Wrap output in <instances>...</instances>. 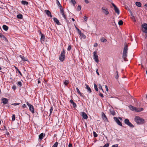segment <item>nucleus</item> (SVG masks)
<instances>
[{"label":"nucleus","mask_w":147,"mask_h":147,"mask_svg":"<svg viewBox=\"0 0 147 147\" xmlns=\"http://www.w3.org/2000/svg\"><path fill=\"white\" fill-rule=\"evenodd\" d=\"M23 56L22 55H20V57L22 59L23 58Z\"/></svg>","instance_id":"nucleus-64"},{"label":"nucleus","mask_w":147,"mask_h":147,"mask_svg":"<svg viewBox=\"0 0 147 147\" xmlns=\"http://www.w3.org/2000/svg\"><path fill=\"white\" fill-rule=\"evenodd\" d=\"M115 74L116 75V76H115V78L116 79H118L119 78V75H118V71L117 70V69H116V71L115 72Z\"/></svg>","instance_id":"nucleus-25"},{"label":"nucleus","mask_w":147,"mask_h":147,"mask_svg":"<svg viewBox=\"0 0 147 147\" xmlns=\"http://www.w3.org/2000/svg\"><path fill=\"white\" fill-rule=\"evenodd\" d=\"M26 107V105L25 104L23 105H22V107L23 108H24Z\"/></svg>","instance_id":"nucleus-63"},{"label":"nucleus","mask_w":147,"mask_h":147,"mask_svg":"<svg viewBox=\"0 0 147 147\" xmlns=\"http://www.w3.org/2000/svg\"><path fill=\"white\" fill-rule=\"evenodd\" d=\"M77 30H78V33L79 34L81 32V31L79 30V29H78V28H77Z\"/></svg>","instance_id":"nucleus-59"},{"label":"nucleus","mask_w":147,"mask_h":147,"mask_svg":"<svg viewBox=\"0 0 147 147\" xmlns=\"http://www.w3.org/2000/svg\"><path fill=\"white\" fill-rule=\"evenodd\" d=\"M102 118L104 121H108L107 119L106 115L103 113H102Z\"/></svg>","instance_id":"nucleus-16"},{"label":"nucleus","mask_w":147,"mask_h":147,"mask_svg":"<svg viewBox=\"0 0 147 147\" xmlns=\"http://www.w3.org/2000/svg\"><path fill=\"white\" fill-rule=\"evenodd\" d=\"M79 34L84 39H85L86 38V36L83 33L81 32V33H80Z\"/></svg>","instance_id":"nucleus-27"},{"label":"nucleus","mask_w":147,"mask_h":147,"mask_svg":"<svg viewBox=\"0 0 147 147\" xmlns=\"http://www.w3.org/2000/svg\"><path fill=\"white\" fill-rule=\"evenodd\" d=\"M123 22L121 20H119L118 22V24L119 25H121L123 24Z\"/></svg>","instance_id":"nucleus-33"},{"label":"nucleus","mask_w":147,"mask_h":147,"mask_svg":"<svg viewBox=\"0 0 147 147\" xmlns=\"http://www.w3.org/2000/svg\"><path fill=\"white\" fill-rule=\"evenodd\" d=\"M70 102L71 103L73 106L74 107H76V104L74 102L73 100L71 99L70 101Z\"/></svg>","instance_id":"nucleus-21"},{"label":"nucleus","mask_w":147,"mask_h":147,"mask_svg":"<svg viewBox=\"0 0 147 147\" xmlns=\"http://www.w3.org/2000/svg\"><path fill=\"white\" fill-rule=\"evenodd\" d=\"M93 134L94 135V137H96L97 136V135L96 133L95 132H93Z\"/></svg>","instance_id":"nucleus-46"},{"label":"nucleus","mask_w":147,"mask_h":147,"mask_svg":"<svg viewBox=\"0 0 147 147\" xmlns=\"http://www.w3.org/2000/svg\"><path fill=\"white\" fill-rule=\"evenodd\" d=\"M68 83H69V81L67 80H65L64 82V84L65 85H67Z\"/></svg>","instance_id":"nucleus-36"},{"label":"nucleus","mask_w":147,"mask_h":147,"mask_svg":"<svg viewBox=\"0 0 147 147\" xmlns=\"http://www.w3.org/2000/svg\"><path fill=\"white\" fill-rule=\"evenodd\" d=\"M72 144H71L69 143V144L68 147H72Z\"/></svg>","instance_id":"nucleus-60"},{"label":"nucleus","mask_w":147,"mask_h":147,"mask_svg":"<svg viewBox=\"0 0 147 147\" xmlns=\"http://www.w3.org/2000/svg\"><path fill=\"white\" fill-rule=\"evenodd\" d=\"M45 36L44 34H41V38H40V41L41 43L42 44L44 42V40H45Z\"/></svg>","instance_id":"nucleus-13"},{"label":"nucleus","mask_w":147,"mask_h":147,"mask_svg":"<svg viewBox=\"0 0 147 147\" xmlns=\"http://www.w3.org/2000/svg\"><path fill=\"white\" fill-rule=\"evenodd\" d=\"M60 12L61 13L64 12L63 10V8H62V7H60Z\"/></svg>","instance_id":"nucleus-47"},{"label":"nucleus","mask_w":147,"mask_h":147,"mask_svg":"<svg viewBox=\"0 0 147 147\" xmlns=\"http://www.w3.org/2000/svg\"><path fill=\"white\" fill-rule=\"evenodd\" d=\"M105 88L106 89V91L108 92L109 90V89H108V88L107 86V85H105Z\"/></svg>","instance_id":"nucleus-55"},{"label":"nucleus","mask_w":147,"mask_h":147,"mask_svg":"<svg viewBox=\"0 0 147 147\" xmlns=\"http://www.w3.org/2000/svg\"><path fill=\"white\" fill-rule=\"evenodd\" d=\"M58 143L57 142H56L53 145V147H57Z\"/></svg>","instance_id":"nucleus-37"},{"label":"nucleus","mask_w":147,"mask_h":147,"mask_svg":"<svg viewBox=\"0 0 147 147\" xmlns=\"http://www.w3.org/2000/svg\"><path fill=\"white\" fill-rule=\"evenodd\" d=\"M118 118L120 119L121 121H122V119L121 117H119Z\"/></svg>","instance_id":"nucleus-62"},{"label":"nucleus","mask_w":147,"mask_h":147,"mask_svg":"<svg viewBox=\"0 0 147 147\" xmlns=\"http://www.w3.org/2000/svg\"><path fill=\"white\" fill-rule=\"evenodd\" d=\"M45 135H44L43 133H42L40 134L39 136V139L42 140L43 138Z\"/></svg>","instance_id":"nucleus-19"},{"label":"nucleus","mask_w":147,"mask_h":147,"mask_svg":"<svg viewBox=\"0 0 147 147\" xmlns=\"http://www.w3.org/2000/svg\"><path fill=\"white\" fill-rule=\"evenodd\" d=\"M12 121H14L15 119V115H12Z\"/></svg>","instance_id":"nucleus-44"},{"label":"nucleus","mask_w":147,"mask_h":147,"mask_svg":"<svg viewBox=\"0 0 147 147\" xmlns=\"http://www.w3.org/2000/svg\"><path fill=\"white\" fill-rule=\"evenodd\" d=\"M54 21V22L56 23L58 25H60V24L59 22V20H58V19L55 18H54L53 19Z\"/></svg>","instance_id":"nucleus-17"},{"label":"nucleus","mask_w":147,"mask_h":147,"mask_svg":"<svg viewBox=\"0 0 147 147\" xmlns=\"http://www.w3.org/2000/svg\"><path fill=\"white\" fill-rule=\"evenodd\" d=\"M112 5L114 7V9L115 12L117 13L118 15H119L120 12L119 9L113 3H112Z\"/></svg>","instance_id":"nucleus-10"},{"label":"nucleus","mask_w":147,"mask_h":147,"mask_svg":"<svg viewBox=\"0 0 147 147\" xmlns=\"http://www.w3.org/2000/svg\"><path fill=\"white\" fill-rule=\"evenodd\" d=\"M118 145L117 144H116L115 145H113L111 147H117Z\"/></svg>","instance_id":"nucleus-52"},{"label":"nucleus","mask_w":147,"mask_h":147,"mask_svg":"<svg viewBox=\"0 0 147 147\" xmlns=\"http://www.w3.org/2000/svg\"><path fill=\"white\" fill-rule=\"evenodd\" d=\"M128 50V46L127 45H126L125 46L123 49L122 56V57L125 61L127 60L126 57L127 56V51Z\"/></svg>","instance_id":"nucleus-1"},{"label":"nucleus","mask_w":147,"mask_h":147,"mask_svg":"<svg viewBox=\"0 0 147 147\" xmlns=\"http://www.w3.org/2000/svg\"><path fill=\"white\" fill-rule=\"evenodd\" d=\"M57 3L58 6L60 7H62V6L58 0H57Z\"/></svg>","instance_id":"nucleus-31"},{"label":"nucleus","mask_w":147,"mask_h":147,"mask_svg":"<svg viewBox=\"0 0 147 147\" xmlns=\"http://www.w3.org/2000/svg\"><path fill=\"white\" fill-rule=\"evenodd\" d=\"M26 104L28 106L30 110L32 113H34V109L33 106L28 102H26Z\"/></svg>","instance_id":"nucleus-8"},{"label":"nucleus","mask_w":147,"mask_h":147,"mask_svg":"<svg viewBox=\"0 0 147 147\" xmlns=\"http://www.w3.org/2000/svg\"><path fill=\"white\" fill-rule=\"evenodd\" d=\"M17 84L18 86L21 87L22 86V83L21 82L19 81L17 82Z\"/></svg>","instance_id":"nucleus-32"},{"label":"nucleus","mask_w":147,"mask_h":147,"mask_svg":"<svg viewBox=\"0 0 147 147\" xmlns=\"http://www.w3.org/2000/svg\"><path fill=\"white\" fill-rule=\"evenodd\" d=\"M114 119L115 121L119 125L121 126H122L121 123L120 122L118 118L117 117H114Z\"/></svg>","instance_id":"nucleus-11"},{"label":"nucleus","mask_w":147,"mask_h":147,"mask_svg":"<svg viewBox=\"0 0 147 147\" xmlns=\"http://www.w3.org/2000/svg\"><path fill=\"white\" fill-rule=\"evenodd\" d=\"M94 88L95 90L96 91H98V88H97V86L95 84H94Z\"/></svg>","instance_id":"nucleus-34"},{"label":"nucleus","mask_w":147,"mask_h":147,"mask_svg":"<svg viewBox=\"0 0 147 147\" xmlns=\"http://www.w3.org/2000/svg\"><path fill=\"white\" fill-rule=\"evenodd\" d=\"M84 0L85 2L87 4L88 3H89V1H88V0Z\"/></svg>","instance_id":"nucleus-56"},{"label":"nucleus","mask_w":147,"mask_h":147,"mask_svg":"<svg viewBox=\"0 0 147 147\" xmlns=\"http://www.w3.org/2000/svg\"><path fill=\"white\" fill-rule=\"evenodd\" d=\"M0 37L2 38H3V39L6 41L7 40V38L5 36L3 35L2 34L0 33Z\"/></svg>","instance_id":"nucleus-23"},{"label":"nucleus","mask_w":147,"mask_h":147,"mask_svg":"<svg viewBox=\"0 0 147 147\" xmlns=\"http://www.w3.org/2000/svg\"><path fill=\"white\" fill-rule=\"evenodd\" d=\"M96 73L97 74H98V75H99V73L98 72V69H97L96 70Z\"/></svg>","instance_id":"nucleus-57"},{"label":"nucleus","mask_w":147,"mask_h":147,"mask_svg":"<svg viewBox=\"0 0 147 147\" xmlns=\"http://www.w3.org/2000/svg\"><path fill=\"white\" fill-rule=\"evenodd\" d=\"M86 88L88 90V92H89V93H90L91 92V90L90 87L86 84Z\"/></svg>","instance_id":"nucleus-18"},{"label":"nucleus","mask_w":147,"mask_h":147,"mask_svg":"<svg viewBox=\"0 0 147 147\" xmlns=\"http://www.w3.org/2000/svg\"><path fill=\"white\" fill-rule=\"evenodd\" d=\"M97 45H98V44L97 43H96L94 45V47H96L97 46Z\"/></svg>","instance_id":"nucleus-61"},{"label":"nucleus","mask_w":147,"mask_h":147,"mask_svg":"<svg viewBox=\"0 0 147 147\" xmlns=\"http://www.w3.org/2000/svg\"><path fill=\"white\" fill-rule=\"evenodd\" d=\"M110 113L112 115H114L115 114V112L114 111H110Z\"/></svg>","instance_id":"nucleus-41"},{"label":"nucleus","mask_w":147,"mask_h":147,"mask_svg":"<svg viewBox=\"0 0 147 147\" xmlns=\"http://www.w3.org/2000/svg\"><path fill=\"white\" fill-rule=\"evenodd\" d=\"M80 115L84 119H87L88 117L87 114L84 112H82L81 113Z\"/></svg>","instance_id":"nucleus-12"},{"label":"nucleus","mask_w":147,"mask_h":147,"mask_svg":"<svg viewBox=\"0 0 147 147\" xmlns=\"http://www.w3.org/2000/svg\"><path fill=\"white\" fill-rule=\"evenodd\" d=\"M142 30L143 32L147 33V24L144 23L142 25Z\"/></svg>","instance_id":"nucleus-5"},{"label":"nucleus","mask_w":147,"mask_h":147,"mask_svg":"<svg viewBox=\"0 0 147 147\" xmlns=\"http://www.w3.org/2000/svg\"><path fill=\"white\" fill-rule=\"evenodd\" d=\"M21 3L24 5H27L28 4V2L24 1H22Z\"/></svg>","instance_id":"nucleus-24"},{"label":"nucleus","mask_w":147,"mask_h":147,"mask_svg":"<svg viewBox=\"0 0 147 147\" xmlns=\"http://www.w3.org/2000/svg\"><path fill=\"white\" fill-rule=\"evenodd\" d=\"M136 5L138 7H141V3L138 2H136Z\"/></svg>","instance_id":"nucleus-28"},{"label":"nucleus","mask_w":147,"mask_h":147,"mask_svg":"<svg viewBox=\"0 0 147 147\" xmlns=\"http://www.w3.org/2000/svg\"><path fill=\"white\" fill-rule=\"evenodd\" d=\"M99 96H101L102 98H103L104 97V96L101 93H100L99 94Z\"/></svg>","instance_id":"nucleus-53"},{"label":"nucleus","mask_w":147,"mask_h":147,"mask_svg":"<svg viewBox=\"0 0 147 147\" xmlns=\"http://www.w3.org/2000/svg\"><path fill=\"white\" fill-rule=\"evenodd\" d=\"M131 18L133 19V20L135 22L136 21V20L135 19V17L134 16H133Z\"/></svg>","instance_id":"nucleus-54"},{"label":"nucleus","mask_w":147,"mask_h":147,"mask_svg":"<svg viewBox=\"0 0 147 147\" xmlns=\"http://www.w3.org/2000/svg\"><path fill=\"white\" fill-rule=\"evenodd\" d=\"M12 88L13 90H15L16 88V86H14L12 87Z\"/></svg>","instance_id":"nucleus-58"},{"label":"nucleus","mask_w":147,"mask_h":147,"mask_svg":"<svg viewBox=\"0 0 147 147\" xmlns=\"http://www.w3.org/2000/svg\"><path fill=\"white\" fill-rule=\"evenodd\" d=\"M61 15H62L63 17L64 18L65 20H67V18L65 16V15L64 13H61Z\"/></svg>","instance_id":"nucleus-38"},{"label":"nucleus","mask_w":147,"mask_h":147,"mask_svg":"<svg viewBox=\"0 0 147 147\" xmlns=\"http://www.w3.org/2000/svg\"><path fill=\"white\" fill-rule=\"evenodd\" d=\"M61 15H62L63 17L64 18L65 20H67V18L65 16V15L64 13H61Z\"/></svg>","instance_id":"nucleus-39"},{"label":"nucleus","mask_w":147,"mask_h":147,"mask_svg":"<svg viewBox=\"0 0 147 147\" xmlns=\"http://www.w3.org/2000/svg\"><path fill=\"white\" fill-rule=\"evenodd\" d=\"M3 28L5 31H7L8 29V27L5 25H3Z\"/></svg>","instance_id":"nucleus-20"},{"label":"nucleus","mask_w":147,"mask_h":147,"mask_svg":"<svg viewBox=\"0 0 147 147\" xmlns=\"http://www.w3.org/2000/svg\"><path fill=\"white\" fill-rule=\"evenodd\" d=\"M19 104L20 103H14L13 104H12V105H13L16 106V105H19Z\"/></svg>","instance_id":"nucleus-51"},{"label":"nucleus","mask_w":147,"mask_h":147,"mask_svg":"<svg viewBox=\"0 0 147 147\" xmlns=\"http://www.w3.org/2000/svg\"><path fill=\"white\" fill-rule=\"evenodd\" d=\"M71 49V46L70 45H69V46L67 48V50L68 51H70Z\"/></svg>","instance_id":"nucleus-49"},{"label":"nucleus","mask_w":147,"mask_h":147,"mask_svg":"<svg viewBox=\"0 0 147 147\" xmlns=\"http://www.w3.org/2000/svg\"><path fill=\"white\" fill-rule=\"evenodd\" d=\"M124 122L126 124L131 127L133 128L134 127V125L129 122V119H127L125 120Z\"/></svg>","instance_id":"nucleus-6"},{"label":"nucleus","mask_w":147,"mask_h":147,"mask_svg":"<svg viewBox=\"0 0 147 147\" xmlns=\"http://www.w3.org/2000/svg\"><path fill=\"white\" fill-rule=\"evenodd\" d=\"M1 100L2 102L4 104H7L8 102V99L7 98H3L1 99Z\"/></svg>","instance_id":"nucleus-15"},{"label":"nucleus","mask_w":147,"mask_h":147,"mask_svg":"<svg viewBox=\"0 0 147 147\" xmlns=\"http://www.w3.org/2000/svg\"><path fill=\"white\" fill-rule=\"evenodd\" d=\"M134 120L135 122L138 124H141L144 123V119L138 116L136 117Z\"/></svg>","instance_id":"nucleus-2"},{"label":"nucleus","mask_w":147,"mask_h":147,"mask_svg":"<svg viewBox=\"0 0 147 147\" xmlns=\"http://www.w3.org/2000/svg\"><path fill=\"white\" fill-rule=\"evenodd\" d=\"M109 144L108 143H106L102 147H109Z\"/></svg>","instance_id":"nucleus-48"},{"label":"nucleus","mask_w":147,"mask_h":147,"mask_svg":"<svg viewBox=\"0 0 147 147\" xmlns=\"http://www.w3.org/2000/svg\"><path fill=\"white\" fill-rule=\"evenodd\" d=\"M22 59L23 61H28V59L27 58H26L24 57V56H23V58Z\"/></svg>","instance_id":"nucleus-43"},{"label":"nucleus","mask_w":147,"mask_h":147,"mask_svg":"<svg viewBox=\"0 0 147 147\" xmlns=\"http://www.w3.org/2000/svg\"><path fill=\"white\" fill-rule=\"evenodd\" d=\"M65 51L64 49L62 51L60 56L59 57V59L61 61H63L65 58Z\"/></svg>","instance_id":"nucleus-4"},{"label":"nucleus","mask_w":147,"mask_h":147,"mask_svg":"<svg viewBox=\"0 0 147 147\" xmlns=\"http://www.w3.org/2000/svg\"><path fill=\"white\" fill-rule=\"evenodd\" d=\"M98 88L102 90V92H104V90H103V89H102V86L101 85V84H99L98 85Z\"/></svg>","instance_id":"nucleus-29"},{"label":"nucleus","mask_w":147,"mask_h":147,"mask_svg":"<svg viewBox=\"0 0 147 147\" xmlns=\"http://www.w3.org/2000/svg\"><path fill=\"white\" fill-rule=\"evenodd\" d=\"M93 59L96 63H98V59L96 51H94L93 52Z\"/></svg>","instance_id":"nucleus-7"},{"label":"nucleus","mask_w":147,"mask_h":147,"mask_svg":"<svg viewBox=\"0 0 147 147\" xmlns=\"http://www.w3.org/2000/svg\"><path fill=\"white\" fill-rule=\"evenodd\" d=\"M81 9V6L80 5H78V8L77 9V10L78 11H79Z\"/></svg>","instance_id":"nucleus-35"},{"label":"nucleus","mask_w":147,"mask_h":147,"mask_svg":"<svg viewBox=\"0 0 147 147\" xmlns=\"http://www.w3.org/2000/svg\"><path fill=\"white\" fill-rule=\"evenodd\" d=\"M53 110V108L52 107H51L50 109V115L51 114V113H52Z\"/></svg>","instance_id":"nucleus-45"},{"label":"nucleus","mask_w":147,"mask_h":147,"mask_svg":"<svg viewBox=\"0 0 147 147\" xmlns=\"http://www.w3.org/2000/svg\"><path fill=\"white\" fill-rule=\"evenodd\" d=\"M129 108L131 110L133 111L140 112L142 111L143 110V109L142 108L138 109L131 105H130L129 106Z\"/></svg>","instance_id":"nucleus-3"},{"label":"nucleus","mask_w":147,"mask_h":147,"mask_svg":"<svg viewBox=\"0 0 147 147\" xmlns=\"http://www.w3.org/2000/svg\"><path fill=\"white\" fill-rule=\"evenodd\" d=\"M45 12L48 16L50 17L51 18L52 17V16L51 13L49 10H45Z\"/></svg>","instance_id":"nucleus-14"},{"label":"nucleus","mask_w":147,"mask_h":147,"mask_svg":"<svg viewBox=\"0 0 147 147\" xmlns=\"http://www.w3.org/2000/svg\"><path fill=\"white\" fill-rule=\"evenodd\" d=\"M84 19L85 21H87L88 18L86 16H85L84 17Z\"/></svg>","instance_id":"nucleus-50"},{"label":"nucleus","mask_w":147,"mask_h":147,"mask_svg":"<svg viewBox=\"0 0 147 147\" xmlns=\"http://www.w3.org/2000/svg\"><path fill=\"white\" fill-rule=\"evenodd\" d=\"M17 17L18 19H22V15L21 14L18 15Z\"/></svg>","instance_id":"nucleus-30"},{"label":"nucleus","mask_w":147,"mask_h":147,"mask_svg":"<svg viewBox=\"0 0 147 147\" xmlns=\"http://www.w3.org/2000/svg\"><path fill=\"white\" fill-rule=\"evenodd\" d=\"M101 10L102 13L105 15H107L109 13L108 10L106 7H102L101 8Z\"/></svg>","instance_id":"nucleus-9"},{"label":"nucleus","mask_w":147,"mask_h":147,"mask_svg":"<svg viewBox=\"0 0 147 147\" xmlns=\"http://www.w3.org/2000/svg\"><path fill=\"white\" fill-rule=\"evenodd\" d=\"M71 1L74 5L76 3L75 0H71Z\"/></svg>","instance_id":"nucleus-40"},{"label":"nucleus","mask_w":147,"mask_h":147,"mask_svg":"<svg viewBox=\"0 0 147 147\" xmlns=\"http://www.w3.org/2000/svg\"><path fill=\"white\" fill-rule=\"evenodd\" d=\"M15 68L16 69L17 71H18V72L20 74L21 76H22V74L20 72V71L19 70V69L16 67H15Z\"/></svg>","instance_id":"nucleus-42"},{"label":"nucleus","mask_w":147,"mask_h":147,"mask_svg":"<svg viewBox=\"0 0 147 147\" xmlns=\"http://www.w3.org/2000/svg\"><path fill=\"white\" fill-rule=\"evenodd\" d=\"M76 89L77 92L78 93V94L80 95L81 96H83V94L81 92H80L78 88L77 87Z\"/></svg>","instance_id":"nucleus-22"},{"label":"nucleus","mask_w":147,"mask_h":147,"mask_svg":"<svg viewBox=\"0 0 147 147\" xmlns=\"http://www.w3.org/2000/svg\"><path fill=\"white\" fill-rule=\"evenodd\" d=\"M100 41L102 42H106L107 41V40L103 37L101 38H100Z\"/></svg>","instance_id":"nucleus-26"}]
</instances>
